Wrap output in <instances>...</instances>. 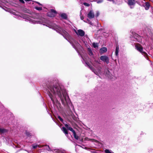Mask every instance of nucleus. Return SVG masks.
I'll return each mask as SVG.
<instances>
[{
    "mask_svg": "<svg viewBox=\"0 0 153 153\" xmlns=\"http://www.w3.org/2000/svg\"><path fill=\"white\" fill-rule=\"evenodd\" d=\"M46 85L52 93L54 94H57L58 95L62 102H63L64 98L66 100V90L59 85L57 79H48Z\"/></svg>",
    "mask_w": 153,
    "mask_h": 153,
    "instance_id": "f257e3e1",
    "label": "nucleus"
},
{
    "mask_svg": "<svg viewBox=\"0 0 153 153\" xmlns=\"http://www.w3.org/2000/svg\"><path fill=\"white\" fill-rule=\"evenodd\" d=\"M135 47L138 51L142 53L147 59H148V54L145 52L143 51V47L140 44H137L135 45Z\"/></svg>",
    "mask_w": 153,
    "mask_h": 153,
    "instance_id": "f03ea898",
    "label": "nucleus"
},
{
    "mask_svg": "<svg viewBox=\"0 0 153 153\" xmlns=\"http://www.w3.org/2000/svg\"><path fill=\"white\" fill-rule=\"evenodd\" d=\"M57 14L56 11L53 9H51L48 13V16L49 17H54Z\"/></svg>",
    "mask_w": 153,
    "mask_h": 153,
    "instance_id": "7ed1b4c3",
    "label": "nucleus"
},
{
    "mask_svg": "<svg viewBox=\"0 0 153 153\" xmlns=\"http://www.w3.org/2000/svg\"><path fill=\"white\" fill-rule=\"evenodd\" d=\"M100 59L103 62H105L107 64L109 63V59L107 56L103 55L100 57Z\"/></svg>",
    "mask_w": 153,
    "mask_h": 153,
    "instance_id": "20e7f679",
    "label": "nucleus"
},
{
    "mask_svg": "<svg viewBox=\"0 0 153 153\" xmlns=\"http://www.w3.org/2000/svg\"><path fill=\"white\" fill-rule=\"evenodd\" d=\"M87 17L90 19H93L94 17V15L93 11L91 10L87 14Z\"/></svg>",
    "mask_w": 153,
    "mask_h": 153,
    "instance_id": "39448f33",
    "label": "nucleus"
},
{
    "mask_svg": "<svg viewBox=\"0 0 153 153\" xmlns=\"http://www.w3.org/2000/svg\"><path fill=\"white\" fill-rule=\"evenodd\" d=\"M77 35L81 36H83L85 34L84 31L82 30L79 29L77 30V32H76Z\"/></svg>",
    "mask_w": 153,
    "mask_h": 153,
    "instance_id": "423d86ee",
    "label": "nucleus"
},
{
    "mask_svg": "<svg viewBox=\"0 0 153 153\" xmlns=\"http://www.w3.org/2000/svg\"><path fill=\"white\" fill-rule=\"evenodd\" d=\"M61 34L64 36V37L66 38L68 37L69 36V34L66 31L64 30H62Z\"/></svg>",
    "mask_w": 153,
    "mask_h": 153,
    "instance_id": "0eeeda50",
    "label": "nucleus"
},
{
    "mask_svg": "<svg viewBox=\"0 0 153 153\" xmlns=\"http://www.w3.org/2000/svg\"><path fill=\"white\" fill-rule=\"evenodd\" d=\"M105 75L110 79H111L113 78V75L110 73L109 71L108 70L106 71L105 72Z\"/></svg>",
    "mask_w": 153,
    "mask_h": 153,
    "instance_id": "6e6552de",
    "label": "nucleus"
},
{
    "mask_svg": "<svg viewBox=\"0 0 153 153\" xmlns=\"http://www.w3.org/2000/svg\"><path fill=\"white\" fill-rule=\"evenodd\" d=\"M135 4L134 0H128V4L130 6L131 8H132V6L134 5Z\"/></svg>",
    "mask_w": 153,
    "mask_h": 153,
    "instance_id": "1a4fd4ad",
    "label": "nucleus"
},
{
    "mask_svg": "<svg viewBox=\"0 0 153 153\" xmlns=\"http://www.w3.org/2000/svg\"><path fill=\"white\" fill-rule=\"evenodd\" d=\"M107 51V48L105 47H103L100 49V53H103L106 52Z\"/></svg>",
    "mask_w": 153,
    "mask_h": 153,
    "instance_id": "9d476101",
    "label": "nucleus"
},
{
    "mask_svg": "<svg viewBox=\"0 0 153 153\" xmlns=\"http://www.w3.org/2000/svg\"><path fill=\"white\" fill-rule=\"evenodd\" d=\"M88 53L89 55L93 57V54L91 49L90 48H88L87 49Z\"/></svg>",
    "mask_w": 153,
    "mask_h": 153,
    "instance_id": "9b49d317",
    "label": "nucleus"
},
{
    "mask_svg": "<svg viewBox=\"0 0 153 153\" xmlns=\"http://www.w3.org/2000/svg\"><path fill=\"white\" fill-rule=\"evenodd\" d=\"M48 95L49 97H50V98H51V100L52 101L53 103L54 104L55 102L54 100V97H53V96L50 92H49L48 93Z\"/></svg>",
    "mask_w": 153,
    "mask_h": 153,
    "instance_id": "f8f14e48",
    "label": "nucleus"
},
{
    "mask_svg": "<svg viewBox=\"0 0 153 153\" xmlns=\"http://www.w3.org/2000/svg\"><path fill=\"white\" fill-rule=\"evenodd\" d=\"M62 131L66 135L68 134V131L65 127H63L62 128Z\"/></svg>",
    "mask_w": 153,
    "mask_h": 153,
    "instance_id": "ddd939ff",
    "label": "nucleus"
},
{
    "mask_svg": "<svg viewBox=\"0 0 153 153\" xmlns=\"http://www.w3.org/2000/svg\"><path fill=\"white\" fill-rule=\"evenodd\" d=\"M86 63L88 65L89 67V68L92 71L94 72L95 74H96V71H95V69L92 67L90 65V64L88 63V64L86 62Z\"/></svg>",
    "mask_w": 153,
    "mask_h": 153,
    "instance_id": "4468645a",
    "label": "nucleus"
},
{
    "mask_svg": "<svg viewBox=\"0 0 153 153\" xmlns=\"http://www.w3.org/2000/svg\"><path fill=\"white\" fill-rule=\"evenodd\" d=\"M102 144L101 142L96 140V146H97L98 148H100L102 146Z\"/></svg>",
    "mask_w": 153,
    "mask_h": 153,
    "instance_id": "2eb2a0df",
    "label": "nucleus"
},
{
    "mask_svg": "<svg viewBox=\"0 0 153 153\" xmlns=\"http://www.w3.org/2000/svg\"><path fill=\"white\" fill-rule=\"evenodd\" d=\"M119 47L118 45H117L116 47V49L115 50V55L116 56H117L118 54V53L119 52Z\"/></svg>",
    "mask_w": 153,
    "mask_h": 153,
    "instance_id": "dca6fc26",
    "label": "nucleus"
},
{
    "mask_svg": "<svg viewBox=\"0 0 153 153\" xmlns=\"http://www.w3.org/2000/svg\"><path fill=\"white\" fill-rule=\"evenodd\" d=\"M61 16L63 19H67V15L65 13H63L61 15Z\"/></svg>",
    "mask_w": 153,
    "mask_h": 153,
    "instance_id": "f3484780",
    "label": "nucleus"
},
{
    "mask_svg": "<svg viewBox=\"0 0 153 153\" xmlns=\"http://www.w3.org/2000/svg\"><path fill=\"white\" fill-rule=\"evenodd\" d=\"M144 7L146 10H148L150 7V4L148 2H146Z\"/></svg>",
    "mask_w": 153,
    "mask_h": 153,
    "instance_id": "a211bd4d",
    "label": "nucleus"
},
{
    "mask_svg": "<svg viewBox=\"0 0 153 153\" xmlns=\"http://www.w3.org/2000/svg\"><path fill=\"white\" fill-rule=\"evenodd\" d=\"M7 131L6 129L3 128H0V133H3Z\"/></svg>",
    "mask_w": 153,
    "mask_h": 153,
    "instance_id": "6ab92c4d",
    "label": "nucleus"
},
{
    "mask_svg": "<svg viewBox=\"0 0 153 153\" xmlns=\"http://www.w3.org/2000/svg\"><path fill=\"white\" fill-rule=\"evenodd\" d=\"M73 133L74 138L77 140H78L79 137L76 135L75 131Z\"/></svg>",
    "mask_w": 153,
    "mask_h": 153,
    "instance_id": "aec40b11",
    "label": "nucleus"
},
{
    "mask_svg": "<svg viewBox=\"0 0 153 153\" xmlns=\"http://www.w3.org/2000/svg\"><path fill=\"white\" fill-rule=\"evenodd\" d=\"M56 100V104L57 106L60 107L61 105V104L59 102L57 99Z\"/></svg>",
    "mask_w": 153,
    "mask_h": 153,
    "instance_id": "412c9836",
    "label": "nucleus"
},
{
    "mask_svg": "<svg viewBox=\"0 0 153 153\" xmlns=\"http://www.w3.org/2000/svg\"><path fill=\"white\" fill-rule=\"evenodd\" d=\"M105 153H114L111 150L109 149H105Z\"/></svg>",
    "mask_w": 153,
    "mask_h": 153,
    "instance_id": "4be33fe9",
    "label": "nucleus"
},
{
    "mask_svg": "<svg viewBox=\"0 0 153 153\" xmlns=\"http://www.w3.org/2000/svg\"><path fill=\"white\" fill-rule=\"evenodd\" d=\"M35 8L36 9V10H38L40 11L42 10V7H36Z\"/></svg>",
    "mask_w": 153,
    "mask_h": 153,
    "instance_id": "5701e85b",
    "label": "nucleus"
},
{
    "mask_svg": "<svg viewBox=\"0 0 153 153\" xmlns=\"http://www.w3.org/2000/svg\"><path fill=\"white\" fill-rule=\"evenodd\" d=\"M57 118L59 119L61 122H63V119L60 116L58 115L57 116Z\"/></svg>",
    "mask_w": 153,
    "mask_h": 153,
    "instance_id": "b1692460",
    "label": "nucleus"
},
{
    "mask_svg": "<svg viewBox=\"0 0 153 153\" xmlns=\"http://www.w3.org/2000/svg\"><path fill=\"white\" fill-rule=\"evenodd\" d=\"M68 130H69L71 131H72L73 133L75 132V131L73 129V128L70 127L68 128Z\"/></svg>",
    "mask_w": 153,
    "mask_h": 153,
    "instance_id": "393cba45",
    "label": "nucleus"
},
{
    "mask_svg": "<svg viewBox=\"0 0 153 153\" xmlns=\"http://www.w3.org/2000/svg\"><path fill=\"white\" fill-rule=\"evenodd\" d=\"M26 134L28 137H29L31 135V133L27 131L26 132Z\"/></svg>",
    "mask_w": 153,
    "mask_h": 153,
    "instance_id": "a878e982",
    "label": "nucleus"
},
{
    "mask_svg": "<svg viewBox=\"0 0 153 153\" xmlns=\"http://www.w3.org/2000/svg\"><path fill=\"white\" fill-rule=\"evenodd\" d=\"M83 4L86 6L89 7L90 6V4L88 3H87L86 2H84L83 3Z\"/></svg>",
    "mask_w": 153,
    "mask_h": 153,
    "instance_id": "bb28decb",
    "label": "nucleus"
},
{
    "mask_svg": "<svg viewBox=\"0 0 153 153\" xmlns=\"http://www.w3.org/2000/svg\"><path fill=\"white\" fill-rule=\"evenodd\" d=\"M66 97H68V96H67V93H66ZM63 99H64L63 102H62L63 104H64L65 103V102H64V101H65L66 102H67V100H65V99H64V98ZM61 102H62V101H61Z\"/></svg>",
    "mask_w": 153,
    "mask_h": 153,
    "instance_id": "cd10ccee",
    "label": "nucleus"
},
{
    "mask_svg": "<svg viewBox=\"0 0 153 153\" xmlns=\"http://www.w3.org/2000/svg\"><path fill=\"white\" fill-rule=\"evenodd\" d=\"M65 126L68 129V128L70 127L69 126V125L67 124H65Z\"/></svg>",
    "mask_w": 153,
    "mask_h": 153,
    "instance_id": "c85d7f7f",
    "label": "nucleus"
},
{
    "mask_svg": "<svg viewBox=\"0 0 153 153\" xmlns=\"http://www.w3.org/2000/svg\"><path fill=\"white\" fill-rule=\"evenodd\" d=\"M19 1L22 4H25V2L23 0H19Z\"/></svg>",
    "mask_w": 153,
    "mask_h": 153,
    "instance_id": "c756f323",
    "label": "nucleus"
},
{
    "mask_svg": "<svg viewBox=\"0 0 153 153\" xmlns=\"http://www.w3.org/2000/svg\"><path fill=\"white\" fill-rule=\"evenodd\" d=\"M37 145H33V148L34 149H35L37 147Z\"/></svg>",
    "mask_w": 153,
    "mask_h": 153,
    "instance_id": "7c9ffc66",
    "label": "nucleus"
},
{
    "mask_svg": "<svg viewBox=\"0 0 153 153\" xmlns=\"http://www.w3.org/2000/svg\"><path fill=\"white\" fill-rule=\"evenodd\" d=\"M93 47L94 48H96V43H95V42L93 43Z\"/></svg>",
    "mask_w": 153,
    "mask_h": 153,
    "instance_id": "2f4dec72",
    "label": "nucleus"
},
{
    "mask_svg": "<svg viewBox=\"0 0 153 153\" xmlns=\"http://www.w3.org/2000/svg\"><path fill=\"white\" fill-rule=\"evenodd\" d=\"M101 71L100 70H99V71L98 73H97V74L96 73V75H99V74H101Z\"/></svg>",
    "mask_w": 153,
    "mask_h": 153,
    "instance_id": "473e14b6",
    "label": "nucleus"
},
{
    "mask_svg": "<svg viewBox=\"0 0 153 153\" xmlns=\"http://www.w3.org/2000/svg\"><path fill=\"white\" fill-rule=\"evenodd\" d=\"M89 140H90L92 142H93V141L96 142V140H95L94 139H89Z\"/></svg>",
    "mask_w": 153,
    "mask_h": 153,
    "instance_id": "72a5a7b5",
    "label": "nucleus"
},
{
    "mask_svg": "<svg viewBox=\"0 0 153 153\" xmlns=\"http://www.w3.org/2000/svg\"><path fill=\"white\" fill-rule=\"evenodd\" d=\"M102 1V0H100V1H97V3H99L101 2Z\"/></svg>",
    "mask_w": 153,
    "mask_h": 153,
    "instance_id": "f704fd0d",
    "label": "nucleus"
},
{
    "mask_svg": "<svg viewBox=\"0 0 153 153\" xmlns=\"http://www.w3.org/2000/svg\"><path fill=\"white\" fill-rule=\"evenodd\" d=\"M87 20L88 21L89 24H91V25H93V24H92V23L91 22H89V20L88 19H87Z\"/></svg>",
    "mask_w": 153,
    "mask_h": 153,
    "instance_id": "c9c22d12",
    "label": "nucleus"
},
{
    "mask_svg": "<svg viewBox=\"0 0 153 153\" xmlns=\"http://www.w3.org/2000/svg\"><path fill=\"white\" fill-rule=\"evenodd\" d=\"M36 3L37 4H38L40 5H42V4H40V3H39V2H37V1H36Z\"/></svg>",
    "mask_w": 153,
    "mask_h": 153,
    "instance_id": "e433bc0d",
    "label": "nucleus"
},
{
    "mask_svg": "<svg viewBox=\"0 0 153 153\" xmlns=\"http://www.w3.org/2000/svg\"><path fill=\"white\" fill-rule=\"evenodd\" d=\"M48 148H47V150L48 151H50L51 150L49 146H48Z\"/></svg>",
    "mask_w": 153,
    "mask_h": 153,
    "instance_id": "4c0bfd02",
    "label": "nucleus"
},
{
    "mask_svg": "<svg viewBox=\"0 0 153 153\" xmlns=\"http://www.w3.org/2000/svg\"><path fill=\"white\" fill-rule=\"evenodd\" d=\"M91 153H96V151L95 150H93L92 151H91Z\"/></svg>",
    "mask_w": 153,
    "mask_h": 153,
    "instance_id": "58836bf2",
    "label": "nucleus"
},
{
    "mask_svg": "<svg viewBox=\"0 0 153 153\" xmlns=\"http://www.w3.org/2000/svg\"><path fill=\"white\" fill-rule=\"evenodd\" d=\"M84 19V17L83 16H82L81 17V20H83Z\"/></svg>",
    "mask_w": 153,
    "mask_h": 153,
    "instance_id": "ea45409f",
    "label": "nucleus"
},
{
    "mask_svg": "<svg viewBox=\"0 0 153 153\" xmlns=\"http://www.w3.org/2000/svg\"><path fill=\"white\" fill-rule=\"evenodd\" d=\"M26 1H31V0H25Z\"/></svg>",
    "mask_w": 153,
    "mask_h": 153,
    "instance_id": "a19ab883",
    "label": "nucleus"
},
{
    "mask_svg": "<svg viewBox=\"0 0 153 153\" xmlns=\"http://www.w3.org/2000/svg\"><path fill=\"white\" fill-rule=\"evenodd\" d=\"M99 15V13H96V16H98Z\"/></svg>",
    "mask_w": 153,
    "mask_h": 153,
    "instance_id": "79ce46f5",
    "label": "nucleus"
},
{
    "mask_svg": "<svg viewBox=\"0 0 153 153\" xmlns=\"http://www.w3.org/2000/svg\"><path fill=\"white\" fill-rule=\"evenodd\" d=\"M97 25H98V27H99L100 25L99 24H97Z\"/></svg>",
    "mask_w": 153,
    "mask_h": 153,
    "instance_id": "37998d69",
    "label": "nucleus"
},
{
    "mask_svg": "<svg viewBox=\"0 0 153 153\" xmlns=\"http://www.w3.org/2000/svg\"><path fill=\"white\" fill-rule=\"evenodd\" d=\"M94 61H96V59L95 58L94 59Z\"/></svg>",
    "mask_w": 153,
    "mask_h": 153,
    "instance_id": "c03bdc74",
    "label": "nucleus"
},
{
    "mask_svg": "<svg viewBox=\"0 0 153 153\" xmlns=\"http://www.w3.org/2000/svg\"><path fill=\"white\" fill-rule=\"evenodd\" d=\"M135 39H137V40H138V39H137V38H135Z\"/></svg>",
    "mask_w": 153,
    "mask_h": 153,
    "instance_id": "a18cd8bd",
    "label": "nucleus"
},
{
    "mask_svg": "<svg viewBox=\"0 0 153 153\" xmlns=\"http://www.w3.org/2000/svg\"><path fill=\"white\" fill-rule=\"evenodd\" d=\"M61 153H63V152H61Z\"/></svg>",
    "mask_w": 153,
    "mask_h": 153,
    "instance_id": "49530a36",
    "label": "nucleus"
}]
</instances>
